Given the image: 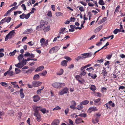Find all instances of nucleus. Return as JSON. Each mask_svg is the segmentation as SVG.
I'll return each instance as SVG.
<instances>
[{"label":"nucleus","mask_w":125,"mask_h":125,"mask_svg":"<svg viewBox=\"0 0 125 125\" xmlns=\"http://www.w3.org/2000/svg\"><path fill=\"white\" fill-rule=\"evenodd\" d=\"M65 84L62 83L55 82L53 83L52 86L54 88L57 89H60L64 87Z\"/></svg>","instance_id":"obj_1"},{"label":"nucleus","mask_w":125,"mask_h":125,"mask_svg":"<svg viewBox=\"0 0 125 125\" xmlns=\"http://www.w3.org/2000/svg\"><path fill=\"white\" fill-rule=\"evenodd\" d=\"M16 33L14 30H12L6 36L5 40V41H7L9 38H12L15 35Z\"/></svg>","instance_id":"obj_2"},{"label":"nucleus","mask_w":125,"mask_h":125,"mask_svg":"<svg viewBox=\"0 0 125 125\" xmlns=\"http://www.w3.org/2000/svg\"><path fill=\"white\" fill-rule=\"evenodd\" d=\"M59 49L58 46H55L54 47L50 50L49 52L50 53H52L54 52H57Z\"/></svg>","instance_id":"obj_3"},{"label":"nucleus","mask_w":125,"mask_h":125,"mask_svg":"<svg viewBox=\"0 0 125 125\" xmlns=\"http://www.w3.org/2000/svg\"><path fill=\"white\" fill-rule=\"evenodd\" d=\"M68 91L69 89L68 88L65 87L59 92V94L60 95H62L68 93H69Z\"/></svg>","instance_id":"obj_4"},{"label":"nucleus","mask_w":125,"mask_h":125,"mask_svg":"<svg viewBox=\"0 0 125 125\" xmlns=\"http://www.w3.org/2000/svg\"><path fill=\"white\" fill-rule=\"evenodd\" d=\"M33 115L34 116L36 117V120L38 122L41 121V116L40 113H34Z\"/></svg>","instance_id":"obj_5"},{"label":"nucleus","mask_w":125,"mask_h":125,"mask_svg":"<svg viewBox=\"0 0 125 125\" xmlns=\"http://www.w3.org/2000/svg\"><path fill=\"white\" fill-rule=\"evenodd\" d=\"M33 86L35 87H38L40 86L42 84V82L37 81H34L32 83Z\"/></svg>","instance_id":"obj_6"},{"label":"nucleus","mask_w":125,"mask_h":125,"mask_svg":"<svg viewBox=\"0 0 125 125\" xmlns=\"http://www.w3.org/2000/svg\"><path fill=\"white\" fill-rule=\"evenodd\" d=\"M42 108V107L41 106H36L34 109V113H39V111L40 110L41 111Z\"/></svg>","instance_id":"obj_7"},{"label":"nucleus","mask_w":125,"mask_h":125,"mask_svg":"<svg viewBox=\"0 0 125 125\" xmlns=\"http://www.w3.org/2000/svg\"><path fill=\"white\" fill-rule=\"evenodd\" d=\"M59 123V120L57 119H56L54 120L52 122L51 125H58Z\"/></svg>","instance_id":"obj_8"},{"label":"nucleus","mask_w":125,"mask_h":125,"mask_svg":"<svg viewBox=\"0 0 125 125\" xmlns=\"http://www.w3.org/2000/svg\"><path fill=\"white\" fill-rule=\"evenodd\" d=\"M30 60V58H28L27 59H24V58H23V60H22V61H21L20 62L22 66H23L24 65H26V62L29 61Z\"/></svg>","instance_id":"obj_9"},{"label":"nucleus","mask_w":125,"mask_h":125,"mask_svg":"<svg viewBox=\"0 0 125 125\" xmlns=\"http://www.w3.org/2000/svg\"><path fill=\"white\" fill-rule=\"evenodd\" d=\"M84 122L82 119L81 118H77L75 120V123L77 124H79L81 122L84 123Z\"/></svg>","instance_id":"obj_10"},{"label":"nucleus","mask_w":125,"mask_h":125,"mask_svg":"<svg viewBox=\"0 0 125 125\" xmlns=\"http://www.w3.org/2000/svg\"><path fill=\"white\" fill-rule=\"evenodd\" d=\"M97 110V109L95 107H91L89 108L88 111L89 112V113H91L93 111H96Z\"/></svg>","instance_id":"obj_11"},{"label":"nucleus","mask_w":125,"mask_h":125,"mask_svg":"<svg viewBox=\"0 0 125 125\" xmlns=\"http://www.w3.org/2000/svg\"><path fill=\"white\" fill-rule=\"evenodd\" d=\"M33 101L34 102H36L40 99V97L37 95H34L33 96Z\"/></svg>","instance_id":"obj_12"},{"label":"nucleus","mask_w":125,"mask_h":125,"mask_svg":"<svg viewBox=\"0 0 125 125\" xmlns=\"http://www.w3.org/2000/svg\"><path fill=\"white\" fill-rule=\"evenodd\" d=\"M92 55V53L90 52L87 53H84L82 54L81 55L85 56V58L91 57Z\"/></svg>","instance_id":"obj_13"},{"label":"nucleus","mask_w":125,"mask_h":125,"mask_svg":"<svg viewBox=\"0 0 125 125\" xmlns=\"http://www.w3.org/2000/svg\"><path fill=\"white\" fill-rule=\"evenodd\" d=\"M75 77L76 79L78 80L80 83L82 84L83 83V82L82 81L80 80L82 79V78L80 75H77L75 76Z\"/></svg>","instance_id":"obj_14"},{"label":"nucleus","mask_w":125,"mask_h":125,"mask_svg":"<svg viewBox=\"0 0 125 125\" xmlns=\"http://www.w3.org/2000/svg\"><path fill=\"white\" fill-rule=\"evenodd\" d=\"M44 69V67L43 66H41L37 68L35 70V72L40 71Z\"/></svg>","instance_id":"obj_15"},{"label":"nucleus","mask_w":125,"mask_h":125,"mask_svg":"<svg viewBox=\"0 0 125 125\" xmlns=\"http://www.w3.org/2000/svg\"><path fill=\"white\" fill-rule=\"evenodd\" d=\"M102 26L101 25L99 26L94 30V32L96 33L98 32L102 29Z\"/></svg>","instance_id":"obj_16"},{"label":"nucleus","mask_w":125,"mask_h":125,"mask_svg":"<svg viewBox=\"0 0 125 125\" xmlns=\"http://www.w3.org/2000/svg\"><path fill=\"white\" fill-rule=\"evenodd\" d=\"M103 70H102V73L104 76H106L107 75V73L106 72L105 68L103 67Z\"/></svg>","instance_id":"obj_17"},{"label":"nucleus","mask_w":125,"mask_h":125,"mask_svg":"<svg viewBox=\"0 0 125 125\" xmlns=\"http://www.w3.org/2000/svg\"><path fill=\"white\" fill-rule=\"evenodd\" d=\"M99 121V118L98 117H96L94 120L93 119H92V122L94 124H96Z\"/></svg>","instance_id":"obj_18"},{"label":"nucleus","mask_w":125,"mask_h":125,"mask_svg":"<svg viewBox=\"0 0 125 125\" xmlns=\"http://www.w3.org/2000/svg\"><path fill=\"white\" fill-rule=\"evenodd\" d=\"M65 28H61L59 30V34H60L61 33L63 34L64 33L63 32L65 31Z\"/></svg>","instance_id":"obj_19"},{"label":"nucleus","mask_w":125,"mask_h":125,"mask_svg":"<svg viewBox=\"0 0 125 125\" xmlns=\"http://www.w3.org/2000/svg\"><path fill=\"white\" fill-rule=\"evenodd\" d=\"M23 89H22L20 90V96L21 98H22L24 97V94L23 93Z\"/></svg>","instance_id":"obj_20"},{"label":"nucleus","mask_w":125,"mask_h":125,"mask_svg":"<svg viewBox=\"0 0 125 125\" xmlns=\"http://www.w3.org/2000/svg\"><path fill=\"white\" fill-rule=\"evenodd\" d=\"M89 102V101L87 100H85L83 101L82 102L80 103L81 105L82 104V105L83 104L84 105H85L88 104Z\"/></svg>","instance_id":"obj_21"},{"label":"nucleus","mask_w":125,"mask_h":125,"mask_svg":"<svg viewBox=\"0 0 125 125\" xmlns=\"http://www.w3.org/2000/svg\"><path fill=\"white\" fill-rule=\"evenodd\" d=\"M67 61L64 60L61 62V65L64 66H67Z\"/></svg>","instance_id":"obj_22"},{"label":"nucleus","mask_w":125,"mask_h":125,"mask_svg":"<svg viewBox=\"0 0 125 125\" xmlns=\"http://www.w3.org/2000/svg\"><path fill=\"white\" fill-rule=\"evenodd\" d=\"M4 19L5 20V22H7V23H8L10 21L11 18L10 17H5Z\"/></svg>","instance_id":"obj_23"},{"label":"nucleus","mask_w":125,"mask_h":125,"mask_svg":"<svg viewBox=\"0 0 125 125\" xmlns=\"http://www.w3.org/2000/svg\"><path fill=\"white\" fill-rule=\"evenodd\" d=\"M50 26L48 25L46 27H45L43 29L44 31L45 32L48 31L50 30Z\"/></svg>","instance_id":"obj_24"},{"label":"nucleus","mask_w":125,"mask_h":125,"mask_svg":"<svg viewBox=\"0 0 125 125\" xmlns=\"http://www.w3.org/2000/svg\"><path fill=\"white\" fill-rule=\"evenodd\" d=\"M90 88L91 90L93 91H94L96 89V88L95 86L94 85H91L90 87Z\"/></svg>","instance_id":"obj_25"},{"label":"nucleus","mask_w":125,"mask_h":125,"mask_svg":"<svg viewBox=\"0 0 125 125\" xmlns=\"http://www.w3.org/2000/svg\"><path fill=\"white\" fill-rule=\"evenodd\" d=\"M83 105L81 104V105L80 103V105L77 106V107L76 108L78 110H81L83 109Z\"/></svg>","instance_id":"obj_26"},{"label":"nucleus","mask_w":125,"mask_h":125,"mask_svg":"<svg viewBox=\"0 0 125 125\" xmlns=\"http://www.w3.org/2000/svg\"><path fill=\"white\" fill-rule=\"evenodd\" d=\"M39 75L38 74H37L34 76L33 79L34 80H37L39 79Z\"/></svg>","instance_id":"obj_27"},{"label":"nucleus","mask_w":125,"mask_h":125,"mask_svg":"<svg viewBox=\"0 0 125 125\" xmlns=\"http://www.w3.org/2000/svg\"><path fill=\"white\" fill-rule=\"evenodd\" d=\"M41 111L44 114H45L46 113H48L49 112L48 110H46V109L45 108H42L41 110Z\"/></svg>","instance_id":"obj_28"},{"label":"nucleus","mask_w":125,"mask_h":125,"mask_svg":"<svg viewBox=\"0 0 125 125\" xmlns=\"http://www.w3.org/2000/svg\"><path fill=\"white\" fill-rule=\"evenodd\" d=\"M17 52L16 50H14L13 52H11L9 53V55L10 56H14Z\"/></svg>","instance_id":"obj_29"},{"label":"nucleus","mask_w":125,"mask_h":125,"mask_svg":"<svg viewBox=\"0 0 125 125\" xmlns=\"http://www.w3.org/2000/svg\"><path fill=\"white\" fill-rule=\"evenodd\" d=\"M63 72V70L62 69H61L59 72L57 73V74L58 75H61L62 74Z\"/></svg>","instance_id":"obj_30"},{"label":"nucleus","mask_w":125,"mask_h":125,"mask_svg":"<svg viewBox=\"0 0 125 125\" xmlns=\"http://www.w3.org/2000/svg\"><path fill=\"white\" fill-rule=\"evenodd\" d=\"M40 24L41 25H44L47 24L48 23L46 22H44L43 21L41 20L40 22Z\"/></svg>","instance_id":"obj_31"},{"label":"nucleus","mask_w":125,"mask_h":125,"mask_svg":"<svg viewBox=\"0 0 125 125\" xmlns=\"http://www.w3.org/2000/svg\"><path fill=\"white\" fill-rule=\"evenodd\" d=\"M78 116L83 117H85L87 116V115L85 113H82L78 115Z\"/></svg>","instance_id":"obj_32"},{"label":"nucleus","mask_w":125,"mask_h":125,"mask_svg":"<svg viewBox=\"0 0 125 125\" xmlns=\"http://www.w3.org/2000/svg\"><path fill=\"white\" fill-rule=\"evenodd\" d=\"M108 103L110 106H112V107H114L115 104L114 103H113L111 101H110L108 102Z\"/></svg>","instance_id":"obj_33"},{"label":"nucleus","mask_w":125,"mask_h":125,"mask_svg":"<svg viewBox=\"0 0 125 125\" xmlns=\"http://www.w3.org/2000/svg\"><path fill=\"white\" fill-rule=\"evenodd\" d=\"M0 84L4 86L7 87L8 86L7 83L4 82H1L0 83Z\"/></svg>","instance_id":"obj_34"},{"label":"nucleus","mask_w":125,"mask_h":125,"mask_svg":"<svg viewBox=\"0 0 125 125\" xmlns=\"http://www.w3.org/2000/svg\"><path fill=\"white\" fill-rule=\"evenodd\" d=\"M86 72L85 70H83L82 71V72L80 73V75L82 76H84L86 74Z\"/></svg>","instance_id":"obj_35"},{"label":"nucleus","mask_w":125,"mask_h":125,"mask_svg":"<svg viewBox=\"0 0 125 125\" xmlns=\"http://www.w3.org/2000/svg\"><path fill=\"white\" fill-rule=\"evenodd\" d=\"M23 56L22 54H20L18 56V59L20 61L23 58Z\"/></svg>","instance_id":"obj_36"},{"label":"nucleus","mask_w":125,"mask_h":125,"mask_svg":"<svg viewBox=\"0 0 125 125\" xmlns=\"http://www.w3.org/2000/svg\"><path fill=\"white\" fill-rule=\"evenodd\" d=\"M56 14L57 16H62L63 14L59 12H57L56 13Z\"/></svg>","instance_id":"obj_37"},{"label":"nucleus","mask_w":125,"mask_h":125,"mask_svg":"<svg viewBox=\"0 0 125 125\" xmlns=\"http://www.w3.org/2000/svg\"><path fill=\"white\" fill-rule=\"evenodd\" d=\"M47 73V71L46 70L43 71L42 73H40V74L42 75V76L45 75Z\"/></svg>","instance_id":"obj_38"},{"label":"nucleus","mask_w":125,"mask_h":125,"mask_svg":"<svg viewBox=\"0 0 125 125\" xmlns=\"http://www.w3.org/2000/svg\"><path fill=\"white\" fill-rule=\"evenodd\" d=\"M15 66L20 68H21L22 67L21 64L20 62L18 64H15Z\"/></svg>","instance_id":"obj_39"},{"label":"nucleus","mask_w":125,"mask_h":125,"mask_svg":"<svg viewBox=\"0 0 125 125\" xmlns=\"http://www.w3.org/2000/svg\"><path fill=\"white\" fill-rule=\"evenodd\" d=\"M120 6L119 5L118 6L116 7L115 10L114 12L115 13H116L117 12L119 11V9L120 8Z\"/></svg>","instance_id":"obj_40"},{"label":"nucleus","mask_w":125,"mask_h":125,"mask_svg":"<svg viewBox=\"0 0 125 125\" xmlns=\"http://www.w3.org/2000/svg\"><path fill=\"white\" fill-rule=\"evenodd\" d=\"M98 3L99 4L102 5H103L105 4L103 0H99Z\"/></svg>","instance_id":"obj_41"},{"label":"nucleus","mask_w":125,"mask_h":125,"mask_svg":"<svg viewBox=\"0 0 125 125\" xmlns=\"http://www.w3.org/2000/svg\"><path fill=\"white\" fill-rule=\"evenodd\" d=\"M11 11L12 10H11L10 9V10L7 11V12L4 14V16H7L8 14H9L10 13Z\"/></svg>","instance_id":"obj_42"},{"label":"nucleus","mask_w":125,"mask_h":125,"mask_svg":"<svg viewBox=\"0 0 125 125\" xmlns=\"http://www.w3.org/2000/svg\"><path fill=\"white\" fill-rule=\"evenodd\" d=\"M15 72L16 74H18L21 71L19 68H16L15 69Z\"/></svg>","instance_id":"obj_43"},{"label":"nucleus","mask_w":125,"mask_h":125,"mask_svg":"<svg viewBox=\"0 0 125 125\" xmlns=\"http://www.w3.org/2000/svg\"><path fill=\"white\" fill-rule=\"evenodd\" d=\"M120 31V30L119 29H116L113 32L114 34H116L118 32Z\"/></svg>","instance_id":"obj_44"},{"label":"nucleus","mask_w":125,"mask_h":125,"mask_svg":"<svg viewBox=\"0 0 125 125\" xmlns=\"http://www.w3.org/2000/svg\"><path fill=\"white\" fill-rule=\"evenodd\" d=\"M22 12L21 11H18L14 12V15L16 16V15L17 14H20Z\"/></svg>","instance_id":"obj_45"},{"label":"nucleus","mask_w":125,"mask_h":125,"mask_svg":"<svg viewBox=\"0 0 125 125\" xmlns=\"http://www.w3.org/2000/svg\"><path fill=\"white\" fill-rule=\"evenodd\" d=\"M8 71H9L8 72V75H9L10 76L13 75V71H10L9 70Z\"/></svg>","instance_id":"obj_46"},{"label":"nucleus","mask_w":125,"mask_h":125,"mask_svg":"<svg viewBox=\"0 0 125 125\" xmlns=\"http://www.w3.org/2000/svg\"><path fill=\"white\" fill-rule=\"evenodd\" d=\"M107 18L106 17H104L101 21V23H102L104 22L107 19Z\"/></svg>","instance_id":"obj_47"},{"label":"nucleus","mask_w":125,"mask_h":125,"mask_svg":"<svg viewBox=\"0 0 125 125\" xmlns=\"http://www.w3.org/2000/svg\"><path fill=\"white\" fill-rule=\"evenodd\" d=\"M104 59H101L100 60H98L96 61V62L97 63H101L103 62Z\"/></svg>","instance_id":"obj_48"},{"label":"nucleus","mask_w":125,"mask_h":125,"mask_svg":"<svg viewBox=\"0 0 125 125\" xmlns=\"http://www.w3.org/2000/svg\"><path fill=\"white\" fill-rule=\"evenodd\" d=\"M30 15V13H29L26 15L25 14L24 16V18H25L26 19H28Z\"/></svg>","instance_id":"obj_49"},{"label":"nucleus","mask_w":125,"mask_h":125,"mask_svg":"<svg viewBox=\"0 0 125 125\" xmlns=\"http://www.w3.org/2000/svg\"><path fill=\"white\" fill-rule=\"evenodd\" d=\"M45 42V40L44 38H42L40 40V42L41 43L42 45H43V43Z\"/></svg>","instance_id":"obj_50"},{"label":"nucleus","mask_w":125,"mask_h":125,"mask_svg":"<svg viewBox=\"0 0 125 125\" xmlns=\"http://www.w3.org/2000/svg\"><path fill=\"white\" fill-rule=\"evenodd\" d=\"M61 107L58 106L57 105V106H56L53 109V110H60L61 109Z\"/></svg>","instance_id":"obj_51"},{"label":"nucleus","mask_w":125,"mask_h":125,"mask_svg":"<svg viewBox=\"0 0 125 125\" xmlns=\"http://www.w3.org/2000/svg\"><path fill=\"white\" fill-rule=\"evenodd\" d=\"M97 75L95 74H91V77L93 79H95V78L97 77Z\"/></svg>","instance_id":"obj_52"},{"label":"nucleus","mask_w":125,"mask_h":125,"mask_svg":"<svg viewBox=\"0 0 125 125\" xmlns=\"http://www.w3.org/2000/svg\"><path fill=\"white\" fill-rule=\"evenodd\" d=\"M42 89H38L37 91V93L38 94H39L41 93V91L42 90Z\"/></svg>","instance_id":"obj_53"},{"label":"nucleus","mask_w":125,"mask_h":125,"mask_svg":"<svg viewBox=\"0 0 125 125\" xmlns=\"http://www.w3.org/2000/svg\"><path fill=\"white\" fill-rule=\"evenodd\" d=\"M60 37V34H58V36L57 37H55L53 39V41L54 42L56 41L57 40V38H59Z\"/></svg>","instance_id":"obj_54"},{"label":"nucleus","mask_w":125,"mask_h":125,"mask_svg":"<svg viewBox=\"0 0 125 125\" xmlns=\"http://www.w3.org/2000/svg\"><path fill=\"white\" fill-rule=\"evenodd\" d=\"M94 116L96 117H98L99 118L101 116V114L100 113H97L95 114L94 115Z\"/></svg>","instance_id":"obj_55"},{"label":"nucleus","mask_w":125,"mask_h":125,"mask_svg":"<svg viewBox=\"0 0 125 125\" xmlns=\"http://www.w3.org/2000/svg\"><path fill=\"white\" fill-rule=\"evenodd\" d=\"M21 7H22L24 10H26V7L24 4H22L21 5Z\"/></svg>","instance_id":"obj_56"},{"label":"nucleus","mask_w":125,"mask_h":125,"mask_svg":"<svg viewBox=\"0 0 125 125\" xmlns=\"http://www.w3.org/2000/svg\"><path fill=\"white\" fill-rule=\"evenodd\" d=\"M71 104L72 105H73L74 106L76 105V103L73 100L71 102Z\"/></svg>","instance_id":"obj_57"},{"label":"nucleus","mask_w":125,"mask_h":125,"mask_svg":"<svg viewBox=\"0 0 125 125\" xmlns=\"http://www.w3.org/2000/svg\"><path fill=\"white\" fill-rule=\"evenodd\" d=\"M102 43V42H99L96 44V45L98 46H99L101 45Z\"/></svg>","instance_id":"obj_58"},{"label":"nucleus","mask_w":125,"mask_h":125,"mask_svg":"<svg viewBox=\"0 0 125 125\" xmlns=\"http://www.w3.org/2000/svg\"><path fill=\"white\" fill-rule=\"evenodd\" d=\"M25 14L24 13H23L22 15H20V18L21 19H24V16H25Z\"/></svg>","instance_id":"obj_59"},{"label":"nucleus","mask_w":125,"mask_h":125,"mask_svg":"<svg viewBox=\"0 0 125 125\" xmlns=\"http://www.w3.org/2000/svg\"><path fill=\"white\" fill-rule=\"evenodd\" d=\"M64 58L68 61H71L72 60L68 56L65 57Z\"/></svg>","instance_id":"obj_60"},{"label":"nucleus","mask_w":125,"mask_h":125,"mask_svg":"<svg viewBox=\"0 0 125 125\" xmlns=\"http://www.w3.org/2000/svg\"><path fill=\"white\" fill-rule=\"evenodd\" d=\"M69 109L68 108H67L65 110V115H66L69 112Z\"/></svg>","instance_id":"obj_61"},{"label":"nucleus","mask_w":125,"mask_h":125,"mask_svg":"<svg viewBox=\"0 0 125 125\" xmlns=\"http://www.w3.org/2000/svg\"><path fill=\"white\" fill-rule=\"evenodd\" d=\"M69 122L70 123V124L69 125H73V121L69 119Z\"/></svg>","instance_id":"obj_62"},{"label":"nucleus","mask_w":125,"mask_h":125,"mask_svg":"<svg viewBox=\"0 0 125 125\" xmlns=\"http://www.w3.org/2000/svg\"><path fill=\"white\" fill-rule=\"evenodd\" d=\"M47 15L49 17H51L52 16L51 12L50 11H49Z\"/></svg>","instance_id":"obj_63"},{"label":"nucleus","mask_w":125,"mask_h":125,"mask_svg":"<svg viewBox=\"0 0 125 125\" xmlns=\"http://www.w3.org/2000/svg\"><path fill=\"white\" fill-rule=\"evenodd\" d=\"M30 55V53L28 52H26V53L24 55L25 57H29Z\"/></svg>","instance_id":"obj_64"}]
</instances>
